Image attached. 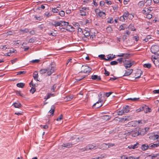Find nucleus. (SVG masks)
<instances>
[{
	"label": "nucleus",
	"instance_id": "nucleus-1",
	"mask_svg": "<svg viewBox=\"0 0 159 159\" xmlns=\"http://www.w3.org/2000/svg\"><path fill=\"white\" fill-rule=\"evenodd\" d=\"M55 65L54 62H52L49 66L47 67V74L48 76L50 75L54 72Z\"/></svg>",
	"mask_w": 159,
	"mask_h": 159
},
{
	"label": "nucleus",
	"instance_id": "nucleus-2",
	"mask_svg": "<svg viewBox=\"0 0 159 159\" xmlns=\"http://www.w3.org/2000/svg\"><path fill=\"white\" fill-rule=\"evenodd\" d=\"M97 148V146L93 143L92 144H88L85 147L81 148V150L82 151L84 152L86 151L94 150L96 149Z\"/></svg>",
	"mask_w": 159,
	"mask_h": 159
},
{
	"label": "nucleus",
	"instance_id": "nucleus-3",
	"mask_svg": "<svg viewBox=\"0 0 159 159\" xmlns=\"http://www.w3.org/2000/svg\"><path fill=\"white\" fill-rule=\"evenodd\" d=\"M81 71L80 72H83L84 73L89 74L91 71L92 69L89 66L85 65L82 66L81 67Z\"/></svg>",
	"mask_w": 159,
	"mask_h": 159
},
{
	"label": "nucleus",
	"instance_id": "nucleus-4",
	"mask_svg": "<svg viewBox=\"0 0 159 159\" xmlns=\"http://www.w3.org/2000/svg\"><path fill=\"white\" fill-rule=\"evenodd\" d=\"M95 12L97 17H102V18H105L106 16L105 12L101 11L98 8L96 9Z\"/></svg>",
	"mask_w": 159,
	"mask_h": 159
},
{
	"label": "nucleus",
	"instance_id": "nucleus-5",
	"mask_svg": "<svg viewBox=\"0 0 159 159\" xmlns=\"http://www.w3.org/2000/svg\"><path fill=\"white\" fill-rule=\"evenodd\" d=\"M123 63L124 66L127 69L128 68H130L134 64L133 61L131 62L130 60H125V61H123Z\"/></svg>",
	"mask_w": 159,
	"mask_h": 159
},
{
	"label": "nucleus",
	"instance_id": "nucleus-6",
	"mask_svg": "<svg viewBox=\"0 0 159 159\" xmlns=\"http://www.w3.org/2000/svg\"><path fill=\"white\" fill-rule=\"evenodd\" d=\"M139 128L137 127L131 131L130 133V135L133 137L139 135Z\"/></svg>",
	"mask_w": 159,
	"mask_h": 159
},
{
	"label": "nucleus",
	"instance_id": "nucleus-7",
	"mask_svg": "<svg viewBox=\"0 0 159 159\" xmlns=\"http://www.w3.org/2000/svg\"><path fill=\"white\" fill-rule=\"evenodd\" d=\"M151 51L152 52L156 54L159 51V46L157 45H153L151 48Z\"/></svg>",
	"mask_w": 159,
	"mask_h": 159
},
{
	"label": "nucleus",
	"instance_id": "nucleus-8",
	"mask_svg": "<svg viewBox=\"0 0 159 159\" xmlns=\"http://www.w3.org/2000/svg\"><path fill=\"white\" fill-rule=\"evenodd\" d=\"M146 129H149L148 128H145L144 129H141L139 128V135H143L146 133Z\"/></svg>",
	"mask_w": 159,
	"mask_h": 159
},
{
	"label": "nucleus",
	"instance_id": "nucleus-9",
	"mask_svg": "<svg viewBox=\"0 0 159 159\" xmlns=\"http://www.w3.org/2000/svg\"><path fill=\"white\" fill-rule=\"evenodd\" d=\"M74 144H73L72 143H63L61 146V148L64 149V148H63V147L70 148L72 146V145Z\"/></svg>",
	"mask_w": 159,
	"mask_h": 159
},
{
	"label": "nucleus",
	"instance_id": "nucleus-10",
	"mask_svg": "<svg viewBox=\"0 0 159 159\" xmlns=\"http://www.w3.org/2000/svg\"><path fill=\"white\" fill-rule=\"evenodd\" d=\"M66 30L70 32H73L75 31V28L72 25L68 24L66 27Z\"/></svg>",
	"mask_w": 159,
	"mask_h": 159
},
{
	"label": "nucleus",
	"instance_id": "nucleus-11",
	"mask_svg": "<svg viewBox=\"0 0 159 159\" xmlns=\"http://www.w3.org/2000/svg\"><path fill=\"white\" fill-rule=\"evenodd\" d=\"M133 70L132 69H128L127 70H125L123 76H128L129 75L133 72Z\"/></svg>",
	"mask_w": 159,
	"mask_h": 159
},
{
	"label": "nucleus",
	"instance_id": "nucleus-12",
	"mask_svg": "<svg viewBox=\"0 0 159 159\" xmlns=\"http://www.w3.org/2000/svg\"><path fill=\"white\" fill-rule=\"evenodd\" d=\"M91 78L93 80H95L99 81L101 80V78L100 76H98L97 75H93L92 76Z\"/></svg>",
	"mask_w": 159,
	"mask_h": 159
},
{
	"label": "nucleus",
	"instance_id": "nucleus-13",
	"mask_svg": "<svg viewBox=\"0 0 159 159\" xmlns=\"http://www.w3.org/2000/svg\"><path fill=\"white\" fill-rule=\"evenodd\" d=\"M143 111H144L145 113H147L148 112H150L151 111V109L148 106H143Z\"/></svg>",
	"mask_w": 159,
	"mask_h": 159
},
{
	"label": "nucleus",
	"instance_id": "nucleus-14",
	"mask_svg": "<svg viewBox=\"0 0 159 159\" xmlns=\"http://www.w3.org/2000/svg\"><path fill=\"white\" fill-rule=\"evenodd\" d=\"M151 139L154 141H159V135L157 134L151 136Z\"/></svg>",
	"mask_w": 159,
	"mask_h": 159
},
{
	"label": "nucleus",
	"instance_id": "nucleus-15",
	"mask_svg": "<svg viewBox=\"0 0 159 159\" xmlns=\"http://www.w3.org/2000/svg\"><path fill=\"white\" fill-rule=\"evenodd\" d=\"M61 21H55L52 23V24L53 25H54L55 27H56L58 26H61Z\"/></svg>",
	"mask_w": 159,
	"mask_h": 159
},
{
	"label": "nucleus",
	"instance_id": "nucleus-16",
	"mask_svg": "<svg viewBox=\"0 0 159 159\" xmlns=\"http://www.w3.org/2000/svg\"><path fill=\"white\" fill-rule=\"evenodd\" d=\"M80 15L82 16H87L88 14V13L87 11L82 10L81 9L80 10Z\"/></svg>",
	"mask_w": 159,
	"mask_h": 159
},
{
	"label": "nucleus",
	"instance_id": "nucleus-17",
	"mask_svg": "<svg viewBox=\"0 0 159 159\" xmlns=\"http://www.w3.org/2000/svg\"><path fill=\"white\" fill-rule=\"evenodd\" d=\"M12 105L15 108H20L22 106L21 104L19 102H14L13 103Z\"/></svg>",
	"mask_w": 159,
	"mask_h": 159
},
{
	"label": "nucleus",
	"instance_id": "nucleus-18",
	"mask_svg": "<svg viewBox=\"0 0 159 159\" xmlns=\"http://www.w3.org/2000/svg\"><path fill=\"white\" fill-rule=\"evenodd\" d=\"M123 110L124 113H127L129 111V106L126 105L123 107Z\"/></svg>",
	"mask_w": 159,
	"mask_h": 159
},
{
	"label": "nucleus",
	"instance_id": "nucleus-19",
	"mask_svg": "<svg viewBox=\"0 0 159 159\" xmlns=\"http://www.w3.org/2000/svg\"><path fill=\"white\" fill-rule=\"evenodd\" d=\"M107 144L103 143L100 146V148L102 150H106L108 148Z\"/></svg>",
	"mask_w": 159,
	"mask_h": 159
},
{
	"label": "nucleus",
	"instance_id": "nucleus-20",
	"mask_svg": "<svg viewBox=\"0 0 159 159\" xmlns=\"http://www.w3.org/2000/svg\"><path fill=\"white\" fill-rule=\"evenodd\" d=\"M55 107L54 105H52L51 107V109L49 111V112L53 116L55 111Z\"/></svg>",
	"mask_w": 159,
	"mask_h": 159
},
{
	"label": "nucleus",
	"instance_id": "nucleus-21",
	"mask_svg": "<svg viewBox=\"0 0 159 159\" xmlns=\"http://www.w3.org/2000/svg\"><path fill=\"white\" fill-rule=\"evenodd\" d=\"M149 147L151 148H157L158 146H159V142L158 143L154 144L151 143L149 144Z\"/></svg>",
	"mask_w": 159,
	"mask_h": 159
},
{
	"label": "nucleus",
	"instance_id": "nucleus-22",
	"mask_svg": "<svg viewBox=\"0 0 159 159\" xmlns=\"http://www.w3.org/2000/svg\"><path fill=\"white\" fill-rule=\"evenodd\" d=\"M149 147V146L148 145L144 144L142 145L141 148L142 150L144 151L147 150Z\"/></svg>",
	"mask_w": 159,
	"mask_h": 159
},
{
	"label": "nucleus",
	"instance_id": "nucleus-23",
	"mask_svg": "<svg viewBox=\"0 0 159 159\" xmlns=\"http://www.w3.org/2000/svg\"><path fill=\"white\" fill-rule=\"evenodd\" d=\"M25 85V84L22 83H17L16 84V86L17 87L23 88Z\"/></svg>",
	"mask_w": 159,
	"mask_h": 159
},
{
	"label": "nucleus",
	"instance_id": "nucleus-24",
	"mask_svg": "<svg viewBox=\"0 0 159 159\" xmlns=\"http://www.w3.org/2000/svg\"><path fill=\"white\" fill-rule=\"evenodd\" d=\"M33 76L35 80H36L37 81H39L38 79V73L36 71L34 72V73Z\"/></svg>",
	"mask_w": 159,
	"mask_h": 159
},
{
	"label": "nucleus",
	"instance_id": "nucleus-25",
	"mask_svg": "<svg viewBox=\"0 0 159 159\" xmlns=\"http://www.w3.org/2000/svg\"><path fill=\"white\" fill-rule=\"evenodd\" d=\"M145 3L146 4V6H150L152 3V0H147L145 2Z\"/></svg>",
	"mask_w": 159,
	"mask_h": 159
},
{
	"label": "nucleus",
	"instance_id": "nucleus-26",
	"mask_svg": "<svg viewBox=\"0 0 159 159\" xmlns=\"http://www.w3.org/2000/svg\"><path fill=\"white\" fill-rule=\"evenodd\" d=\"M61 26H67V25L69 24V23L67 22L62 21H61Z\"/></svg>",
	"mask_w": 159,
	"mask_h": 159
},
{
	"label": "nucleus",
	"instance_id": "nucleus-27",
	"mask_svg": "<svg viewBox=\"0 0 159 159\" xmlns=\"http://www.w3.org/2000/svg\"><path fill=\"white\" fill-rule=\"evenodd\" d=\"M16 93L17 95L20 96L22 97H24V95L20 91H16Z\"/></svg>",
	"mask_w": 159,
	"mask_h": 159
},
{
	"label": "nucleus",
	"instance_id": "nucleus-28",
	"mask_svg": "<svg viewBox=\"0 0 159 159\" xmlns=\"http://www.w3.org/2000/svg\"><path fill=\"white\" fill-rule=\"evenodd\" d=\"M129 15V12L128 11L125 12L123 15V16L126 19H127V17Z\"/></svg>",
	"mask_w": 159,
	"mask_h": 159
},
{
	"label": "nucleus",
	"instance_id": "nucleus-29",
	"mask_svg": "<svg viewBox=\"0 0 159 159\" xmlns=\"http://www.w3.org/2000/svg\"><path fill=\"white\" fill-rule=\"evenodd\" d=\"M145 3L143 1H140L138 3V6L139 7H142L144 5Z\"/></svg>",
	"mask_w": 159,
	"mask_h": 159
},
{
	"label": "nucleus",
	"instance_id": "nucleus-30",
	"mask_svg": "<svg viewBox=\"0 0 159 159\" xmlns=\"http://www.w3.org/2000/svg\"><path fill=\"white\" fill-rule=\"evenodd\" d=\"M143 66L145 68H147L149 69L151 67L152 65L150 63H147L144 64L143 65Z\"/></svg>",
	"mask_w": 159,
	"mask_h": 159
},
{
	"label": "nucleus",
	"instance_id": "nucleus-31",
	"mask_svg": "<svg viewBox=\"0 0 159 159\" xmlns=\"http://www.w3.org/2000/svg\"><path fill=\"white\" fill-rule=\"evenodd\" d=\"M118 115H122L124 113V111L123 110V109H119L118 110Z\"/></svg>",
	"mask_w": 159,
	"mask_h": 159
},
{
	"label": "nucleus",
	"instance_id": "nucleus-32",
	"mask_svg": "<svg viewBox=\"0 0 159 159\" xmlns=\"http://www.w3.org/2000/svg\"><path fill=\"white\" fill-rule=\"evenodd\" d=\"M102 100H101V99H99L98 101V102H96V103H94L93 105V106L92 107H93V108H94V107H95L96 105H99V103H101V102H102Z\"/></svg>",
	"mask_w": 159,
	"mask_h": 159
},
{
	"label": "nucleus",
	"instance_id": "nucleus-33",
	"mask_svg": "<svg viewBox=\"0 0 159 159\" xmlns=\"http://www.w3.org/2000/svg\"><path fill=\"white\" fill-rule=\"evenodd\" d=\"M54 96V94H51V93H48V94L47 96H46V97L45 98V99L46 100L48 99L49 98H50V97L51 96Z\"/></svg>",
	"mask_w": 159,
	"mask_h": 159
},
{
	"label": "nucleus",
	"instance_id": "nucleus-34",
	"mask_svg": "<svg viewBox=\"0 0 159 159\" xmlns=\"http://www.w3.org/2000/svg\"><path fill=\"white\" fill-rule=\"evenodd\" d=\"M129 36H128V35H127V34H125L124 33L122 37V39L123 41H124L125 39H126Z\"/></svg>",
	"mask_w": 159,
	"mask_h": 159
},
{
	"label": "nucleus",
	"instance_id": "nucleus-35",
	"mask_svg": "<svg viewBox=\"0 0 159 159\" xmlns=\"http://www.w3.org/2000/svg\"><path fill=\"white\" fill-rule=\"evenodd\" d=\"M118 118L119 119V121H122L125 122V121L128 120V119L126 118V116H125L124 118Z\"/></svg>",
	"mask_w": 159,
	"mask_h": 159
},
{
	"label": "nucleus",
	"instance_id": "nucleus-36",
	"mask_svg": "<svg viewBox=\"0 0 159 159\" xmlns=\"http://www.w3.org/2000/svg\"><path fill=\"white\" fill-rule=\"evenodd\" d=\"M46 72H47V70L46 69H41L39 71L40 73L41 74H44Z\"/></svg>",
	"mask_w": 159,
	"mask_h": 159
},
{
	"label": "nucleus",
	"instance_id": "nucleus-37",
	"mask_svg": "<svg viewBox=\"0 0 159 159\" xmlns=\"http://www.w3.org/2000/svg\"><path fill=\"white\" fill-rule=\"evenodd\" d=\"M108 33H111L112 31V29L111 26H108L107 28L106 29Z\"/></svg>",
	"mask_w": 159,
	"mask_h": 159
},
{
	"label": "nucleus",
	"instance_id": "nucleus-38",
	"mask_svg": "<svg viewBox=\"0 0 159 159\" xmlns=\"http://www.w3.org/2000/svg\"><path fill=\"white\" fill-rule=\"evenodd\" d=\"M152 61H153V62L154 64L155 65H156V64L155 63L156 61H157V59L155 58V56H152Z\"/></svg>",
	"mask_w": 159,
	"mask_h": 159
},
{
	"label": "nucleus",
	"instance_id": "nucleus-39",
	"mask_svg": "<svg viewBox=\"0 0 159 159\" xmlns=\"http://www.w3.org/2000/svg\"><path fill=\"white\" fill-rule=\"evenodd\" d=\"M108 20L107 21V23H113V18L111 17L108 19Z\"/></svg>",
	"mask_w": 159,
	"mask_h": 159
},
{
	"label": "nucleus",
	"instance_id": "nucleus-40",
	"mask_svg": "<svg viewBox=\"0 0 159 159\" xmlns=\"http://www.w3.org/2000/svg\"><path fill=\"white\" fill-rule=\"evenodd\" d=\"M57 85L56 84H54L52 87V88H51V90L52 91L54 92H55V90L56 89V88L57 87Z\"/></svg>",
	"mask_w": 159,
	"mask_h": 159
},
{
	"label": "nucleus",
	"instance_id": "nucleus-41",
	"mask_svg": "<svg viewBox=\"0 0 159 159\" xmlns=\"http://www.w3.org/2000/svg\"><path fill=\"white\" fill-rule=\"evenodd\" d=\"M52 11L53 13H57L59 11V10L56 8H52Z\"/></svg>",
	"mask_w": 159,
	"mask_h": 159
},
{
	"label": "nucleus",
	"instance_id": "nucleus-42",
	"mask_svg": "<svg viewBox=\"0 0 159 159\" xmlns=\"http://www.w3.org/2000/svg\"><path fill=\"white\" fill-rule=\"evenodd\" d=\"M57 34V32H52L51 33H49L48 34L50 35H52V36H56Z\"/></svg>",
	"mask_w": 159,
	"mask_h": 159
},
{
	"label": "nucleus",
	"instance_id": "nucleus-43",
	"mask_svg": "<svg viewBox=\"0 0 159 159\" xmlns=\"http://www.w3.org/2000/svg\"><path fill=\"white\" fill-rule=\"evenodd\" d=\"M139 144L138 143H137L136 144L132 145V147L134 149H135L136 148H137L138 147V146L139 145Z\"/></svg>",
	"mask_w": 159,
	"mask_h": 159
},
{
	"label": "nucleus",
	"instance_id": "nucleus-44",
	"mask_svg": "<svg viewBox=\"0 0 159 159\" xmlns=\"http://www.w3.org/2000/svg\"><path fill=\"white\" fill-rule=\"evenodd\" d=\"M126 20V19L123 16H120L119 19L122 22L125 21Z\"/></svg>",
	"mask_w": 159,
	"mask_h": 159
},
{
	"label": "nucleus",
	"instance_id": "nucleus-45",
	"mask_svg": "<svg viewBox=\"0 0 159 159\" xmlns=\"http://www.w3.org/2000/svg\"><path fill=\"white\" fill-rule=\"evenodd\" d=\"M65 13L63 11H60L59 14L61 16H63L65 15Z\"/></svg>",
	"mask_w": 159,
	"mask_h": 159
},
{
	"label": "nucleus",
	"instance_id": "nucleus-46",
	"mask_svg": "<svg viewBox=\"0 0 159 159\" xmlns=\"http://www.w3.org/2000/svg\"><path fill=\"white\" fill-rule=\"evenodd\" d=\"M143 106H142V107H140L139 109L136 110V112H140L141 111H143Z\"/></svg>",
	"mask_w": 159,
	"mask_h": 159
},
{
	"label": "nucleus",
	"instance_id": "nucleus-47",
	"mask_svg": "<svg viewBox=\"0 0 159 159\" xmlns=\"http://www.w3.org/2000/svg\"><path fill=\"white\" fill-rule=\"evenodd\" d=\"M66 99L68 101H70V100H71V99H72L73 98V97L72 96H66Z\"/></svg>",
	"mask_w": 159,
	"mask_h": 159
},
{
	"label": "nucleus",
	"instance_id": "nucleus-48",
	"mask_svg": "<svg viewBox=\"0 0 159 159\" xmlns=\"http://www.w3.org/2000/svg\"><path fill=\"white\" fill-rule=\"evenodd\" d=\"M117 64L118 62L116 61H113L110 62V64L111 65H116Z\"/></svg>",
	"mask_w": 159,
	"mask_h": 159
},
{
	"label": "nucleus",
	"instance_id": "nucleus-49",
	"mask_svg": "<svg viewBox=\"0 0 159 159\" xmlns=\"http://www.w3.org/2000/svg\"><path fill=\"white\" fill-rule=\"evenodd\" d=\"M20 31L23 33H27L29 32V29L27 28H25L24 30H21Z\"/></svg>",
	"mask_w": 159,
	"mask_h": 159
},
{
	"label": "nucleus",
	"instance_id": "nucleus-50",
	"mask_svg": "<svg viewBox=\"0 0 159 159\" xmlns=\"http://www.w3.org/2000/svg\"><path fill=\"white\" fill-rule=\"evenodd\" d=\"M36 91V89L35 88L32 87L31 89L30 90V92L33 94Z\"/></svg>",
	"mask_w": 159,
	"mask_h": 159
},
{
	"label": "nucleus",
	"instance_id": "nucleus-51",
	"mask_svg": "<svg viewBox=\"0 0 159 159\" xmlns=\"http://www.w3.org/2000/svg\"><path fill=\"white\" fill-rule=\"evenodd\" d=\"M129 53H124L123 57L125 58H128L129 57Z\"/></svg>",
	"mask_w": 159,
	"mask_h": 159
},
{
	"label": "nucleus",
	"instance_id": "nucleus-52",
	"mask_svg": "<svg viewBox=\"0 0 159 159\" xmlns=\"http://www.w3.org/2000/svg\"><path fill=\"white\" fill-rule=\"evenodd\" d=\"M80 9H82V10H83L85 11H87L88 10H89V9L88 7H83L81 8Z\"/></svg>",
	"mask_w": 159,
	"mask_h": 159
},
{
	"label": "nucleus",
	"instance_id": "nucleus-53",
	"mask_svg": "<svg viewBox=\"0 0 159 159\" xmlns=\"http://www.w3.org/2000/svg\"><path fill=\"white\" fill-rule=\"evenodd\" d=\"M152 15L150 14H148L146 15V18L148 19H150L152 18Z\"/></svg>",
	"mask_w": 159,
	"mask_h": 159
},
{
	"label": "nucleus",
	"instance_id": "nucleus-54",
	"mask_svg": "<svg viewBox=\"0 0 159 159\" xmlns=\"http://www.w3.org/2000/svg\"><path fill=\"white\" fill-rule=\"evenodd\" d=\"M90 34L89 32H86L84 34V35L86 37L89 36Z\"/></svg>",
	"mask_w": 159,
	"mask_h": 159
},
{
	"label": "nucleus",
	"instance_id": "nucleus-55",
	"mask_svg": "<svg viewBox=\"0 0 159 159\" xmlns=\"http://www.w3.org/2000/svg\"><path fill=\"white\" fill-rule=\"evenodd\" d=\"M105 55L103 54H101L98 55V57H100L102 60H104L105 58Z\"/></svg>",
	"mask_w": 159,
	"mask_h": 159
},
{
	"label": "nucleus",
	"instance_id": "nucleus-56",
	"mask_svg": "<svg viewBox=\"0 0 159 159\" xmlns=\"http://www.w3.org/2000/svg\"><path fill=\"white\" fill-rule=\"evenodd\" d=\"M85 77V76H82L81 78H78L77 77H76V78L75 79V80H76V81H80L82 80L83 78H84Z\"/></svg>",
	"mask_w": 159,
	"mask_h": 159
},
{
	"label": "nucleus",
	"instance_id": "nucleus-57",
	"mask_svg": "<svg viewBox=\"0 0 159 159\" xmlns=\"http://www.w3.org/2000/svg\"><path fill=\"white\" fill-rule=\"evenodd\" d=\"M34 41H35L34 39L33 38H32L30 39L29 40L28 42V43H33L34 42Z\"/></svg>",
	"mask_w": 159,
	"mask_h": 159
},
{
	"label": "nucleus",
	"instance_id": "nucleus-58",
	"mask_svg": "<svg viewBox=\"0 0 159 159\" xmlns=\"http://www.w3.org/2000/svg\"><path fill=\"white\" fill-rule=\"evenodd\" d=\"M39 59H36V60H32L31 61H30V62H32L33 63H38L39 61Z\"/></svg>",
	"mask_w": 159,
	"mask_h": 159
},
{
	"label": "nucleus",
	"instance_id": "nucleus-59",
	"mask_svg": "<svg viewBox=\"0 0 159 159\" xmlns=\"http://www.w3.org/2000/svg\"><path fill=\"white\" fill-rule=\"evenodd\" d=\"M104 70L105 72L104 74L105 75L107 76H108L110 74L109 72L107 71L105 68L104 69Z\"/></svg>",
	"mask_w": 159,
	"mask_h": 159
},
{
	"label": "nucleus",
	"instance_id": "nucleus-60",
	"mask_svg": "<svg viewBox=\"0 0 159 159\" xmlns=\"http://www.w3.org/2000/svg\"><path fill=\"white\" fill-rule=\"evenodd\" d=\"M62 118V115L61 114L59 117L57 118V120L58 121L61 120Z\"/></svg>",
	"mask_w": 159,
	"mask_h": 159
},
{
	"label": "nucleus",
	"instance_id": "nucleus-61",
	"mask_svg": "<svg viewBox=\"0 0 159 159\" xmlns=\"http://www.w3.org/2000/svg\"><path fill=\"white\" fill-rule=\"evenodd\" d=\"M112 92H109L108 93H105V95L107 97H109L112 93Z\"/></svg>",
	"mask_w": 159,
	"mask_h": 159
},
{
	"label": "nucleus",
	"instance_id": "nucleus-62",
	"mask_svg": "<svg viewBox=\"0 0 159 159\" xmlns=\"http://www.w3.org/2000/svg\"><path fill=\"white\" fill-rule=\"evenodd\" d=\"M26 72L25 71H20L17 72V75L24 74H25Z\"/></svg>",
	"mask_w": 159,
	"mask_h": 159
},
{
	"label": "nucleus",
	"instance_id": "nucleus-63",
	"mask_svg": "<svg viewBox=\"0 0 159 159\" xmlns=\"http://www.w3.org/2000/svg\"><path fill=\"white\" fill-rule=\"evenodd\" d=\"M6 34L7 35H13V32H12L11 31H9L8 32H7Z\"/></svg>",
	"mask_w": 159,
	"mask_h": 159
},
{
	"label": "nucleus",
	"instance_id": "nucleus-64",
	"mask_svg": "<svg viewBox=\"0 0 159 159\" xmlns=\"http://www.w3.org/2000/svg\"><path fill=\"white\" fill-rule=\"evenodd\" d=\"M125 28L124 27L123 25H121L119 27V30H125Z\"/></svg>",
	"mask_w": 159,
	"mask_h": 159
}]
</instances>
